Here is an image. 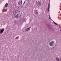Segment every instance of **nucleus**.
Returning <instances> with one entry per match:
<instances>
[{"label":"nucleus","instance_id":"nucleus-4","mask_svg":"<svg viewBox=\"0 0 61 61\" xmlns=\"http://www.w3.org/2000/svg\"><path fill=\"white\" fill-rule=\"evenodd\" d=\"M54 42L51 41L49 43V45L50 46H52V45L54 44Z\"/></svg>","mask_w":61,"mask_h":61},{"label":"nucleus","instance_id":"nucleus-10","mask_svg":"<svg viewBox=\"0 0 61 61\" xmlns=\"http://www.w3.org/2000/svg\"><path fill=\"white\" fill-rule=\"evenodd\" d=\"M38 5H41V3H40V2H39L37 3Z\"/></svg>","mask_w":61,"mask_h":61},{"label":"nucleus","instance_id":"nucleus-1","mask_svg":"<svg viewBox=\"0 0 61 61\" xmlns=\"http://www.w3.org/2000/svg\"><path fill=\"white\" fill-rule=\"evenodd\" d=\"M19 14V11L17 10L16 11H15L13 12V15L16 18L18 17V15Z\"/></svg>","mask_w":61,"mask_h":61},{"label":"nucleus","instance_id":"nucleus-15","mask_svg":"<svg viewBox=\"0 0 61 61\" xmlns=\"http://www.w3.org/2000/svg\"><path fill=\"white\" fill-rule=\"evenodd\" d=\"M60 30H61V29H60Z\"/></svg>","mask_w":61,"mask_h":61},{"label":"nucleus","instance_id":"nucleus-12","mask_svg":"<svg viewBox=\"0 0 61 61\" xmlns=\"http://www.w3.org/2000/svg\"><path fill=\"white\" fill-rule=\"evenodd\" d=\"M55 24V25H57V24L56 23V22H54Z\"/></svg>","mask_w":61,"mask_h":61},{"label":"nucleus","instance_id":"nucleus-13","mask_svg":"<svg viewBox=\"0 0 61 61\" xmlns=\"http://www.w3.org/2000/svg\"><path fill=\"white\" fill-rule=\"evenodd\" d=\"M25 1H24V2L23 4V5H25Z\"/></svg>","mask_w":61,"mask_h":61},{"label":"nucleus","instance_id":"nucleus-7","mask_svg":"<svg viewBox=\"0 0 61 61\" xmlns=\"http://www.w3.org/2000/svg\"><path fill=\"white\" fill-rule=\"evenodd\" d=\"M35 14L36 15L38 14V11L37 10H36L35 11Z\"/></svg>","mask_w":61,"mask_h":61},{"label":"nucleus","instance_id":"nucleus-2","mask_svg":"<svg viewBox=\"0 0 61 61\" xmlns=\"http://www.w3.org/2000/svg\"><path fill=\"white\" fill-rule=\"evenodd\" d=\"M18 5H22V0H20L18 2Z\"/></svg>","mask_w":61,"mask_h":61},{"label":"nucleus","instance_id":"nucleus-8","mask_svg":"<svg viewBox=\"0 0 61 61\" xmlns=\"http://www.w3.org/2000/svg\"><path fill=\"white\" fill-rule=\"evenodd\" d=\"M8 5V4L7 3H6L5 5V7H7V6Z\"/></svg>","mask_w":61,"mask_h":61},{"label":"nucleus","instance_id":"nucleus-9","mask_svg":"<svg viewBox=\"0 0 61 61\" xmlns=\"http://www.w3.org/2000/svg\"><path fill=\"white\" fill-rule=\"evenodd\" d=\"M56 59L57 61H59V58H56Z\"/></svg>","mask_w":61,"mask_h":61},{"label":"nucleus","instance_id":"nucleus-14","mask_svg":"<svg viewBox=\"0 0 61 61\" xmlns=\"http://www.w3.org/2000/svg\"><path fill=\"white\" fill-rule=\"evenodd\" d=\"M50 18H51L50 16H49V19H50Z\"/></svg>","mask_w":61,"mask_h":61},{"label":"nucleus","instance_id":"nucleus-11","mask_svg":"<svg viewBox=\"0 0 61 61\" xmlns=\"http://www.w3.org/2000/svg\"><path fill=\"white\" fill-rule=\"evenodd\" d=\"M29 29H30V28H27L26 29V30L27 31H28V30H29Z\"/></svg>","mask_w":61,"mask_h":61},{"label":"nucleus","instance_id":"nucleus-5","mask_svg":"<svg viewBox=\"0 0 61 61\" xmlns=\"http://www.w3.org/2000/svg\"><path fill=\"white\" fill-rule=\"evenodd\" d=\"M50 7V4H49V5H48V12H49V8Z\"/></svg>","mask_w":61,"mask_h":61},{"label":"nucleus","instance_id":"nucleus-6","mask_svg":"<svg viewBox=\"0 0 61 61\" xmlns=\"http://www.w3.org/2000/svg\"><path fill=\"white\" fill-rule=\"evenodd\" d=\"M15 24H17L18 23V21L17 20H15L14 21Z\"/></svg>","mask_w":61,"mask_h":61},{"label":"nucleus","instance_id":"nucleus-3","mask_svg":"<svg viewBox=\"0 0 61 61\" xmlns=\"http://www.w3.org/2000/svg\"><path fill=\"white\" fill-rule=\"evenodd\" d=\"M4 31H5V29L4 28L0 29V33L2 34Z\"/></svg>","mask_w":61,"mask_h":61}]
</instances>
